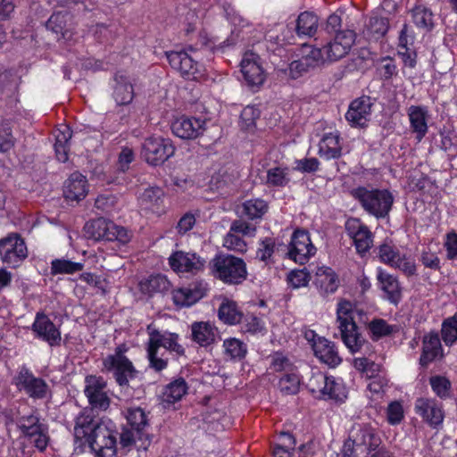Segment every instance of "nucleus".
Wrapping results in <instances>:
<instances>
[{
  "mask_svg": "<svg viewBox=\"0 0 457 457\" xmlns=\"http://www.w3.org/2000/svg\"><path fill=\"white\" fill-rule=\"evenodd\" d=\"M313 284L319 293L323 295L334 294L339 287V278L337 273L329 267H316L314 270Z\"/></svg>",
  "mask_w": 457,
  "mask_h": 457,
  "instance_id": "nucleus-23",
  "label": "nucleus"
},
{
  "mask_svg": "<svg viewBox=\"0 0 457 457\" xmlns=\"http://www.w3.org/2000/svg\"><path fill=\"white\" fill-rule=\"evenodd\" d=\"M315 356L329 367H336L342 361L335 344L325 337H318L312 344Z\"/></svg>",
  "mask_w": 457,
  "mask_h": 457,
  "instance_id": "nucleus-27",
  "label": "nucleus"
},
{
  "mask_svg": "<svg viewBox=\"0 0 457 457\" xmlns=\"http://www.w3.org/2000/svg\"><path fill=\"white\" fill-rule=\"evenodd\" d=\"M36 337L49 345H59L61 343V332L44 312H37L31 326Z\"/></svg>",
  "mask_w": 457,
  "mask_h": 457,
  "instance_id": "nucleus-20",
  "label": "nucleus"
},
{
  "mask_svg": "<svg viewBox=\"0 0 457 457\" xmlns=\"http://www.w3.org/2000/svg\"><path fill=\"white\" fill-rule=\"evenodd\" d=\"M175 147L171 141L162 137H149L142 145V156L151 165H160L171 157Z\"/></svg>",
  "mask_w": 457,
  "mask_h": 457,
  "instance_id": "nucleus-10",
  "label": "nucleus"
},
{
  "mask_svg": "<svg viewBox=\"0 0 457 457\" xmlns=\"http://www.w3.org/2000/svg\"><path fill=\"white\" fill-rule=\"evenodd\" d=\"M13 384L21 392H24L30 398L44 399L48 395L49 386L46 382L26 366H21L13 378Z\"/></svg>",
  "mask_w": 457,
  "mask_h": 457,
  "instance_id": "nucleus-9",
  "label": "nucleus"
},
{
  "mask_svg": "<svg viewBox=\"0 0 457 457\" xmlns=\"http://www.w3.org/2000/svg\"><path fill=\"white\" fill-rule=\"evenodd\" d=\"M172 133L182 139H194L205 130V120L195 117L180 116L171 124Z\"/></svg>",
  "mask_w": 457,
  "mask_h": 457,
  "instance_id": "nucleus-19",
  "label": "nucleus"
},
{
  "mask_svg": "<svg viewBox=\"0 0 457 457\" xmlns=\"http://www.w3.org/2000/svg\"><path fill=\"white\" fill-rule=\"evenodd\" d=\"M353 367L370 379L380 377L381 366L366 357L354 358Z\"/></svg>",
  "mask_w": 457,
  "mask_h": 457,
  "instance_id": "nucleus-55",
  "label": "nucleus"
},
{
  "mask_svg": "<svg viewBox=\"0 0 457 457\" xmlns=\"http://www.w3.org/2000/svg\"><path fill=\"white\" fill-rule=\"evenodd\" d=\"M291 180V170L288 167L276 166L267 170L266 183L270 187H284Z\"/></svg>",
  "mask_w": 457,
  "mask_h": 457,
  "instance_id": "nucleus-46",
  "label": "nucleus"
},
{
  "mask_svg": "<svg viewBox=\"0 0 457 457\" xmlns=\"http://www.w3.org/2000/svg\"><path fill=\"white\" fill-rule=\"evenodd\" d=\"M441 334L447 345H452L457 341V313L443 321Z\"/></svg>",
  "mask_w": 457,
  "mask_h": 457,
  "instance_id": "nucleus-56",
  "label": "nucleus"
},
{
  "mask_svg": "<svg viewBox=\"0 0 457 457\" xmlns=\"http://www.w3.org/2000/svg\"><path fill=\"white\" fill-rule=\"evenodd\" d=\"M240 71L246 85L252 88L260 87L266 79L262 60L253 50L246 51L240 62Z\"/></svg>",
  "mask_w": 457,
  "mask_h": 457,
  "instance_id": "nucleus-12",
  "label": "nucleus"
},
{
  "mask_svg": "<svg viewBox=\"0 0 457 457\" xmlns=\"http://www.w3.org/2000/svg\"><path fill=\"white\" fill-rule=\"evenodd\" d=\"M270 369L275 372L283 371L285 373H288L289 371L295 370V367L288 360V358L286 357L283 353H275L273 355H271Z\"/></svg>",
  "mask_w": 457,
  "mask_h": 457,
  "instance_id": "nucleus-61",
  "label": "nucleus"
},
{
  "mask_svg": "<svg viewBox=\"0 0 457 457\" xmlns=\"http://www.w3.org/2000/svg\"><path fill=\"white\" fill-rule=\"evenodd\" d=\"M54 151L56 158L61 162L68 160V143L71 138V130L66 125H62L54 130Z\"/></svg>",
  "mask_w": 457,
  "mask_h": 457,
  "instance_id": "nucleus-39",
  "label": "nucleus"
},
{
  "mask_svg": "<svg viewBox=\"0 0 457 457\" xmlns=\"http://www.w3.org/2000/svg\"><path fill=\"white\" fill-rule=\"evenodd\" d=\"M139 204L143 209L160 214L163 211V191L158 187L145 188L139 197Z\"/></svg>",
  "mask_w": 457,
  "mask_h": 457,
  "instance_id": "nucleus-34",
  "label": "nucleus"
},
{
  "mask_svg": "<svg viewBox=\"0 0 457 457\" xmlns=\"http://www.w3.org/2000/svg\"><path fill=\"white\" fill-rule=\"evenodd\" d=\"M295 439L292 434L282 432L272 450L273 457H292L295 447Z\"/></svg>",
  "mask_w": 457,
  "mask_h": 457,
  "instance_id": "nucleus-47",
  "label": "nucleus"
},
{
  "mask_svg": "<svg viewBox=\"0 0 457 457\" xmlns=\"http://www.w3.org/2000/svg\"><path fill=\"white\" fill-rule=\"evenodd\" d=\"M143 293L154 294L163 293L169 290L170 283L167 277L162 274L152 275L139 283Z\"/></svg>",
  "mask_w": 457,
  "mask_h": 457,
  "instance_id": "nucleus-42",
  "label": "nucleus"
},
{
  "mask_svg": "<svg viewBox=\"0 0 457 457\" xmlns=\"http://www.w3.org/2000/svg\"><path fill=\"white\" fill-rule=\"evenodd\" d=\"M379 257L381 261L394 268L399 269L408 276L414 275L416 265L412 259L402 254L393 245L385 243L379 246Z\"/></svg>",
  "mask_w": 457,
  "mask_h": 457,
  "instance_id": "nucleus-16",
  "label": "nucleus"
},
{
  "mask_svg": "<svg viewBox=\"0 0 457 457\" xmlns=\"http://www.w3.org/2000/svg\"><path fill=\"white\" fill-rule=\"evenodd\" d=\"M371 113V103L369 97L353 100L345 113L346 120L353 127H364Z\"/></svg>",
  "mask_w": 457,
  "mask_h": 457,
  "instance_id": "nucleus-22",
  "label": "nucleus"
},
{
  "mask_svg": "<svg viewBox=\"0 0 457 457\" xmlns=\"http://www.w3.org/2000/svg\"><path fill=\"white\" fill-rule=\"evenodd\" d=\"M212 276L228 285H238L246 279L245 261L231 254H217L210 262Z\"/></svg>",
  "mask_w": 457,
  "mask_h": 457,
  "instance_id": "nucleus-5",
  "label": "nucleus"
},
{
  "mask_svg": "<svg viewBox=\"0 0 457 457\" xmlns=\"http://www.w3.org/2000/svg\"><path fill=\"white\" fill-rule=\"evenodd\" d=\"M106 381L99 376H87L85 378L84 393L88 399L91 408L95 410L105 411L110 406V398L105 391Z\"/></svg>",
  "mask_w": 457,
  "mask_h": 457,
  "instance_id": "nucleus-15",
  "label": "nucleus"
},
{
  "mask_svg": "<svg viewBox=\"0 0 457 457\" xmlns=\"http://www.w3.org/2000/svg\"><path fill=\"white\" fill-rule=\"evenodd\" d=\"M216 328L209 322H194L191 325V337L200 346H208L215 341Z\"/></svg>",
  "mask_w": 457,
  "mask_h": 457,
  "instance_id": "nucleus-35",
  "label": "nucleus"
},
{
  "mask_svg": "<svg viewBox=\"0 0 457 457\" xmlns=\"http://www.w3.org/2000/svg\"><path fill=\"white\" fill-rule=\"evenodd\" d=\"M310 279V272L306 268L291 270L287 276V282L293 288H300L307 286Z\"/></svg>",
  "mask_w": 457,
  "mask_h": 457,
  "instance_id": "nucleus-60",
  "label": "nucleus"
},
{
  "mask_svg": "<svg viewBox=\"0 0 457 457\" xmlns=\"http://www.w3.org/2000/svg\"><path fill=\"white\" fill-rule=\"evenodd\" d=\"M15 142L16 139L12 136L10 123L3 122L0 125V152H9L14 146Z\"/></svg>",
  "mask_w": 457,
  "mask_h": 457,
  "instance_id": "nucleus-59",
  "label": "nucleus"
},
{
  "mask_svg": "<svg viewBox=\"0 0 457 457\" xmlns=\"http://www.w3.org/2000/svg\"><path fill=\"white\" fill-rule=\"evenodd\" d=\"M410 126L418 141H420L428 132V110L421 105H411L407 110Z\"/></svg>",
  "mask_w": 457,
  "mask_h": 457,
  "instance_id": "nucleus-29",
  "label": "nucleus"
},
{
  "mask_svg": "<svg viewBox=\"0 0 457 457\" xmlns=\"http://www.w3.org/2000/svg\"><path fill=\"white\" fill-rule=\"evenodd\" d=\"M356 251L360 254L367 253L373 245V235L370 230H348Z\"/></svg>",
  "mask_w": 457,
  "mask_h": 457,
  "instance_id": "nucleus-48",
  "label": "nucleus"
},
{
  "mask_svg": "<svg viewBox=\"0 0 457 457\" xmlns=\"http://www.w3.org/2000/svg\"><path fill=\"white\" fill-rule=\"evenodd\" d=\"M260 116V110L252 105L245 107L241 112L240 125L245 130L253 129L255 127L256 120Z\"/></svg>",
  "mask_w": 457,
  "mask_h": 457,
  "instance_id": "nucleus-58",
  "label": "nucleus"
},
{
  "mask_svg": "<svg viewBox=\"0 0 457 457\" xmlns=\"http://www.w3.org/2000/svg\"><path fill=\"white\" fill-rule=\"evenodd\" d=\"M222 348L225 359L231 361H241L247 354V345L236 337L226 338Z\"/></svg>",
  "mask_w": 457,
  "mask_h": 457,
  "instance_id": "nucleus-36",
  "label": "nucleus"
},
{
  "mask_svg": "<svg viewBox=\"0 0 457 457\" xmlns=\"http://www.w3.org/2000/svg\"><path fill=\"white\" fill-rule=\"evenodd\" d=\"M412 21L419 28L429 29L433 27L434 15L426 6L418 5L411 11Z\"/></svg>",
  "mask_w": 457,
  "mask_h": 457,
  "instance_id": "nucleus-53",
  "label": "nucleus"
},
{
  "mask_svg": "<svg viewBox=\"0 0 457 457\" xmlns=\"http://www.w3.org/2000/svg\"><path fill=\"white\" fill-rule=\"evenodd\" d=\"M87 181L85 176L79 172L72 173L65 182L63 195L69 201H80L87 195Z\"/></svg>",
  "mask_w": 457,
  "mask_h": 457,
  "instance_id": "nucleus-31",
  "label": "nucleus"
},
{
  "mask_svg": "<svg viewBox=\"0 0 457 457\" xmlns=\"http://www.w3.org/2000/svg\"><path fill=\"white\" fill-rule=\"evenodd\" d=\"M113 97L118 104H128L134 97V89L129 79L123 76L116 77Z\"/></svg>",
  "mask_w": 457,
  "mask_h": 457,
  "instance_id": "nucleus-41",
  "label": "nucleus"
},
{
  "mask_svg": "<svg viewBox=\"0 0 457 457\" xmlns=\"http://www.w3.org/2000/svg\"><path fill=\"white\" fill-rule=\"evenodd\" d=\"M442 353L443 349L438 333L430 331L426 334L422 339V353L420 357V365L427 366L436 358L441 356Z\"/></svg>",
  "mask_w": 457,
  "mask_h": 457,
  "instance_id": "nucleus-30",
  "label": "nucleus"
},
{
  "mask_svg": "<svg viewBox=\"0 0 457 457\" xmlns=\"http://www.w3.org/2000/svg\"><path fill=\"white\" fill-rule=\"evenodd\" d=\"M169 264L177 273L195 275L204 270L205 261L195 253L178 251L170 256Z\"/></svg>",
  "mask_w": 457,
  "mask_h": 457,
  "instance_id": "nucleus-18",
  "label": "nucleus"
},
{
  "mask_svg": "<svg viewBox=\"0 0 457 457\" xmlns=\"http://www.w3.org/2000/svg\"><path fill=\"white\" fill-rule=\"evenodd\" d=\"M21 434L40 452H44L49 443L48 426L41 420L40 416L32 412L21 416L17 420Z\"/></svg>",
  "mask_w": 457,
  "mask_h": 457,
  "instance_id": "nucleus-8",
  "label": "nucleus"
},
{
  "mask_svg": "<svg viewBox=\"0 0 457 457\" xmlns=\"http://www.w3.org/2000/svg\"><path fill=\"white\" fill-rule=\"evenodd\" d=\"M342 145L337 131L325 134L319 144V154L326 160L340 157Z\"/></svg>",
  "mask_w": 457,
  "mask_h": 457,
  "instance_id": "nucleus-33",
  "label": "nucleus"
},
{
  "mask_svg": "<svg viewBox=\"0 0 457 457\" xmlns=\"http://www.w3.org/2000/svg\"><path fill=\"white\" fill-rule=\"evenodd\" d=\"M308 386L312 393H320L324 397L343 401L346 398V388L343 381L321 372L312 376Z\"/></svg>",
  "mask_w": 457,
  "mask_h": 457,
  "instance_id": "nucleus-11",
  "label": "nucleus"
},
{
  "mask_svg": "<svg viewBox=\"0 0 457 457\" xmlns=\"http://www.w3.org/2000/svg\"><path fill=\"white\" fill-rule=\"evenodd\" d=\"M12 225L18 227L30 226L31 228H39L41 227L58 226L59 224L54 219H50L45 215H39L27 220L25 218L21 217V214H20L15 220L12 221Z\"/></svg>",
  "mask_w": 457,
  "mask_h": 457,
  "instance_id": "nucleus-54",
  "label": "nucleus"
},
{
  "mask_svg": "<svg viewBox=\"0 0 457 457\" xmlns=\"http://www.w3.org/2000/svg\"><path fill=\"white\" fill-rule=\"evenodd\" d=\"M117 432L98 439L95 445L88 446L96 452V457H116Z\"/></svg>",
  "mask_w": 457,
  "mask_h": 457,
  "instance_id": "nucleus-44",
  "label": "nucleus"
},
{
  "mask_svg": "<svg viewBox=\"0 0 457 457\" xmlns=\"http://www.w3.org/2000/svg\"><path fill=\"white\" fill-rule=\"evenodd\" d=\"M205 287L202 284H191L172 291L173 303L179 307H188L205 295Z\"/></svg>",
  "mask_w": 457,
  "mask_h": 457,
  "instance_id": "nucleus-28",
  "label": "nucleus"
},
{
  "mask_svg": "<svg viewBox=\"0 0 457 457\" xmlns=\"http://www.w3.org/2000/svg\"><path fill=\"white\" fill-rule=\"evenodd\" d=\"M71 16L67 12H54L47 21L46 28L56 35L58 40L69 41L71 39Z\"/></svg>",
  "mask_w": 457,
  "mask_h": 457,
  "instance_id": "nucleus-32",
  "label": "nucleus"
},
{
  "mask_svg": "<svg viewBox=\"0 0 457 457\" xmlns=\"http://www.w3.org/2000/svg\"><path fill=\"white\" fill-rule=\"evenodd\" d=\"M187 385L184 378H179L168 384L162 394V401L174 403L182 399L187 392Z\"/></svg>",
  "mask_w": 457,
  "mask_h": 457,
  "instance_id": "nucleus-43",
  "label": "nucleus"
},
{
  "mask_svg": "<svg viewBox=\"0 0 457 457\" xmlns=\"http://www.w3.org/2000/svg\"><path fill=\"white\" fill-rule=\"evenodd\" d=\"M355 41L353 30H342L337 33L334 40L322 50L327 62H336L347 54Z\"/></svg>",
  "mask_w": 457,
  "mask_h": 457,
  "instance_id": "nucleus-17",
  "label": "nucleus"
},
{
  "mask_svg": "<svg viewBox=\"0 0 457 457\" xmlns=\"http://www.w3.org/2000/svg\"><path fill=\"white\" fill-rule=\"evenodd\" d=\"M308 71V64L301 58L292 62L287 69L283 70L285 75L292 79L303 76Z\"/></svg>",
  "mask_w": 457,
  "mask_h": 457,
  "instance_id": "nucleus-64",
  "label": "nucleus"
},
{
  "mask_svg": "<svg viewBox=\"0 0 457 457\" xmlns=\"http://www.w3.org/2000/svg\"><path fill=\"white\" fill-rule=\"evenodd\" d=\"M388 29V21L386 18L371 17L368 25L367 33L374 39L383 37Z\"/></svg>",
  "mask_w": 457,
  "mask_h": 457,
  "instance_id": "nucleus-57",
  "label": "nucleus"
},
{
  "mask_svg": "<svg viewBox=\"0 0 457 457\" xmlns=\"http://www.w3.org/2000/svg\"><path fill=\"white\" fill-rule=\"evenodd\" d=\"M128 424L133 428L139 439H147V435L145 434V428L148 426L147 417L144 410L140 407L129 408L125 414Z\"/></svg>",
  "mask_w": 457,
  "mask_h": 457,
  "instance_id": "nucleus-37",
  "label": "nucleus"
},
{
  "mask_svg": "<svg viewBox=\"0 0 457 457\" xmlns=\"http://www.w3.org/2000/svg\"><path fill=\"white\" fill-rule=\"evenodd\" d=\"M255 230H230L224 238L223 245L235 252L244 253L247 245L244 239L245 235L253 236Z\"/></svg>",
  "mask_w": 457,
  "mask_h": 457,
  "instance_id": "nucleus-45",
  "label": "nucleus"
},
{
  "mask_svg": "<svg viewBox=\"0 0 457 457\" xmlns=\"http://www.w3.org/2000/svg\"><path fill=\"white\" fill-rule=\"evenodd\" d=\"M218 316L225 324L236 325L241 321L243 313L235 302L225 299L219 307Z\"/></svg>",
  "mask_w": 457,
  "mask_h": 457,
  "instance_id": "nucleus-40",
  "label": "nucleus"
},
{
  "mask_svg": "<svg viewBox=\"0 0 457 457\" xmlns=\"http://www.w3.org/2000/svg\"><path fill=\"white\" fill-rule=\"evenodd\" d=\"M349 439L354 443L360 453H368L377 445L374 442V429L369 424H355L350 432Z\"/></svg>",
  "mask_w": 457,
  "mask_h": 457,
  "instance_id": "nucleus-24",
  "label": "nucleus"
},
{
  "mask_svg": "<svg viewBox=\"0 0 457 457\" xmlns=\"http://www.w3.org/2000/svg\"><path fill=\"white\" fill-rule=\"evenodd\" d=\"M301 59L308 64L309 69L320 66L327 62L322 48L307 45L303 46L302 48Z\"/></svg>",
  "mask_w": 457,
  "mask_h": 457,
  "instance_id": "nucleus-51",
  "label": "nucleus"
},
{
  "mask_svg": "<svg viewBox=\"0 0 457 457\" xmlns=\"http://www.w3.org/2000/svg\"><path fill=\"white\" fill-rule=\"evenodd\" d=\"M316 253L308 230H294L288 245L287 256L294 262L304 264Z\"/></svg>",
  "mask_w": 457,
  "mask_h": 457,
  "instance_id": "nucleus-14",
  "label": "nucleus"
},
{
  "mask_svg": "<svg viewBox=\"0 0 457 457\" xmlns=\"http://www.w3.org/2000/svg\"><path fill=\"white\" fill-rule=\"evenodd\" d=\"M28 256L24 240L18 234H11L0 240V258L12 268L18 267Z\"/></svg>",
  "mask_w": 457,
  "mask_h": 457,
  "instance_id": "nucleus-13",
  "label": "nucleus"
},
{
  "mask_svg": "<svg viewBox=\"0 0 457 457\" xmlns=\"http://www.w3.org/2000/svg\"><path fill=\"white\" fill-rule=\"evenodd\" d=\"M112 433H116L112 420L96 417L92 409H84L75 419L74 438L79 447L95 445L98 439Z\"/></svg>",
  "mask_w": 457,
  "mask_h": 457,
  "instance_id": "nucleus-1",
  "label": "nucleus"
},
{
  "mask_svg": "<svg viewBox=\"0 0 457 457\" xmlns=\"http://www.w3.org/2000/svg\"><path fill=\"white\" fill-rule=\"evenodd\" d=\"M268 211V204L260 198L247 200L237 207V213L248 220L262 218Z\"/></svg>",
  "mask_w": 457,
  "mask_h": 457,
  "instance_id": "nucleus-38",
  "label": "nucleus"
},
{
  "mask_svg": "<svg viewBox=\"0 0 457 457\" xmlns=\"http://www.w3.org/2000/svg\"><path fill=\"white\" fill-rule=\"evenodd\" d=\"M166 57L171 68L178 71L186 79L199 80L204 78L205 68L195 59L197 53L193 46L182 51L167 52Z\"/></svg>",
  "mask_w": 457,
  "mask_h": 457,
  "instance_id": "nucleus-6",
  "label": "nucleus"
},
{
  "mask_svg": "<svg viewBox=\"0 0 457 457\" xmlns=\"http://www.w3.org/2000/svg\"><path fill=\"white\" fill-rule=\"evenodd\" d=\"M351 193L364 211L377 219L387 217L395 200L393 194L385 188L358 187Z\"/></svg>",
  "mask_w": 457,
  "mask_h": 457,
  "instance_id": "nucleus-4",
  "label": "nucleus"
},
{
  "mask_svg": "<svg viewBox=\"0 0 457 457\" xmlns=\"http://www.w3.org/2000/svg\"><path fill=\"white\" fill-rule=\"evenodd\" d=\"M148 341L146 346L149 367L155 371H162L167 368L168 359L163 354L159 355V349L164 348L170 353L178 356L183 355L185 349L179 343V335L167 330H159L151 325L147 327Z\"/></svg>",
  "mask_w": 457,
  "mask_h": 457,
  "instance_id": "nucleus-2",
  "label": "nucleus"
},
{
  "mask_svg": "<svg viewBox=\"0 0 457 457\" xmlns=\"http://www.w3.org/2000/svg\"><path fill=\"white\" fill-rule=\"evenodd\" d=\"M377 279L385 298L392 304L397 305L402 299V288L396 277L382 269L377 270Z\"/></svg>",
  "mask_w": 457,
  "mask_h": 457,
  "instance_id": "nucleus-26",
  "label": "nucleus"
},
{
  "mask_svg": "<svg viewBox=\"0 0 457 457\" xmlns=\"http://www.w3.org/2000/svg\"><path fill=\"white\" fill-rule=\"evenodd\" d=\"M275 241L271 237H265L260 242L256 251V258L265 263H268L274 253Z\"/></svg>",
  "mask_w": 457,
  "mask_h": 457,
  "instance_id": "nucleus-62",
  "label": "nucleus"
},
{
  "mask_svg": "<svg viewBox=\"0 0 457 457\" xmlns=\"http://www.w3.org/2000/svg\"><path fill=\"white\" fill-rule=\"evenodd\" d=\"M430 386L435 394L440 398H445L449 395L451 383L442 376H434L430 378Z\"/></svg>",
  "mask_w": 457,
  "mask_h": 457,
  "instance_id": "nucleus-63",
  "label": "nucleus"
},
{
  "mask_svg": "<svg viewBox=\"0 0 457 457\" xmlns=\"http://www.w3.org/2000/svg\"><path fill=\"white\" fill-rule=\"evenodd\" d=\"M278 387L285 395H295L299 391L300 378L295 369L280 378Z\"/></svg>",
  "mask_w": 457,
  "mask_h": 457,
  "instance_id": "nucleus-52",
  "label": "nucleus"
},
{
  "mask_svg": "<svg viewBox=\"0 0 457 457\" xmlns=\"http://www.w3.org/2000/svg\"><path fill=\"white\" fill-rule=\"evenodd\" d=\"M318 29V18L309 12H302L297 19L296 30L299 35L312 36Z\"/></svg>",
  "mask_w": 457,
  "mask_h": 457,
  "instance_id": "nucleus-49",
  "label": "nucleus"
},
{
  "mask_svg": "<svg viewBox=\"0 0 457 457\" xmlns=\"http://www.w3.org/2000/svg\"><path fill=\"white\" fill-rule=\"evenodd\" d=\"M77 237H82L87 240V245L98 241H118L120 244H126L129 240V230H71Z\"/></svg>",
  "mask_w": 457,
  "mask_h": 457,
  "instance_id": "nucleus-25",
  "label": "nucleus"
},
{
  "mask_svg": "<svg viewBox=\"0 0 457 457\" xmlns=\"http://www.w3.org/2000/svg\"><path fill=\"white\" fill-rule=\"evenodd\" d=\"M127 350L124 345H120L115 348L112 354L103 360L104 370L112 374L116 383L121 387L128 386L129 381L137 374L133 363L125 355Z\"/></svg>",
  "mask_w": 457,
  "mask_h": 457,
  "instance_id": "nucleus-7",
  "label": "nucleus"
},
{
  "mask_svg": "<svg viewBox=\"0 0 457 457\" xmlns=\"http://www.w3.org/2000/svg\"><path fill=\"white\" fill-rule=\"evenodd\" d=\"M84 268L82 262H71L66 259H54L51 262V274H74Z\"/></svg>",
  "mask_w": 457,
  "mask_h": 457,
  "instance_id": "nucleus-50",
  "label": "nucleus"
},
{
  "mask_svg": "<svg viewBox=\"0 0 457 457\" xmlns=\"http://www.w3.org/2000/svg\"><path fill=\"white\" fill-rule=\"evenodd\" d=\"M358 313V309L350 301L341 299L337 303V328L342 341L353 353L360 352L365 345L355 321Z\"/></svg>",
  "mask_w": 457,
  "mask_h": 457,
  "instance_id": "nucleus-3",
  "label": "nucleus"
},
{
  "mask_svg": "<svg viewBox=\"0 0 457 457\" xmlns=\"http://www.w3.org/2000/svg\"><path fill=\"white\" fill-rule=\"evenodd\" d=\"M415 411L430 427L436 428L444 420L442 406L434 399L419 398L415 402Z\"/></svg>",
  "mask_w": 457,
  "mask_h": 457,
  "instance_id": "nucleus-21",
  "label": "nucleus"
}]
</instances>
